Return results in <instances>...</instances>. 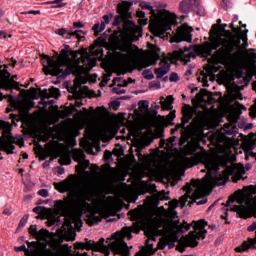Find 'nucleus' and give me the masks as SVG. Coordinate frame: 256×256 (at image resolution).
<instances>
[{
	"instance_id": "f257e3e1",
	"label": "nucleus",
	"mask_w": 256,
	"mask_h": 256,
	"mask_svg": "<svg viewBox=\"0 0 256 256\" xmlns=\"http://www.w3.org/2000/svg\"><path fill=\"white\" fill-rule=\"evenodd\" d=\"M215 38L212 39L211 44L202 45H190L189 47L180 48L174 52L175 57L189 63L191 59H195L198 55L202 57H209L213 53V49H219L213 55V60L209 61V65L204 69L208 75H214L221 65H229L230 63H237L241 59V49H247V34L241 35V28H238V32L233 33L231 31H224L222 37L219 35V31H215Z\"/></svg>"
},
{
	"instance_id": "f03ea898",
	"label": "nucleus",
	"mask_w": 256,
	"mask_h": 256,
	"mask_svg": "<svg viewBox=\"0 0 256 256\" xmlns=\"http://www.w3.org/2000/svg\"><path fill=\"white\" fill-rule=\"evenodd\" d=\"M204 165L207 169L206 176L202 180L192 179L187 183L183 188L186 193L181 196L180 201L174 199L169 202L170 211L177 209L179 203L182 208L185 207V203L189 199L195 201L196 205H205L206 197L213 191V187L227 185L231 175L232 181L237 183L245 174V167L241 164L227 166V158L208 157L205 159Z\"/></svg>"
},
{
	"instance_id": "7ed1b4c3",
	"label": "nucleus",
	"mask_w": 256,
	"mask_h": 256,
	"mask_svg": "<svg viewBox=\"0 0 256 256\" xmlns=\"http://www.w3.org/2000/svg\"><path fill=\"white\" fill-rule=\"evenodd\" d=\"M94 197L95 193L93 190L84 188L79 193L76 203L71 197L54 201V207L58 215H61V217L65 219L62 231H66V229L71 231L73 224L79 231V229L83 227V220H81V216L83 215H86V223L90 225V227L101 223V219H103L101 211L99 208H95L91 205Z\"/></svg>"
},
{
	"instance_id": "20e7f679",
	"label": "nucleus",
	"mask_w": 256,
	"mask_h": 256,
	"mask_svg": "<svg viewBox=\"0 0 256 256\" xmlns=\"http://www.w3.org/2000/svg\"><path fill=\"white\" fill-rule=\"evenodd\" d=\"M128 215L131 221H134L132 227H124L121 231L113 233L110 238L106 239L107 245H105V238H100L98 242H87L89 249L103 253L104 256L111 255V251L113 255L131 256L125 239H132L133 235L131 233H140L142 227L153 219V212L139 206L138 209L130 210Z\"/></svg>"
},
{
	"instance_id": "39448f33",
	"label": "nucleus",
	"mask_w": 256,
	"mask_h": 256,
	"mask_svg": "<svg viewBox=\"0 0 256 256\" xmlns=\"http://www.w3.org/2000/svg\"><path fill=\"white\" fill-rule=\"evenodd\" d=\"M42 61V65L45 70L46 75H52L53 77H57L58 79H65L68 75H75L76 77H81V75H85V73H89L96 61L91 60L88 54L82 55L81 59L70 60L69 59V50L62 49L61 55L55 58H51L48 55H44ZM82 63L88 64V66L81 65Z\"/></svg>"
},
{
	"instance_id": "423d86ee",
	"label": "nucleus",
	"mask_w": 256,
	"mask_h": 256,
	"mask_svg": "<svg viewBox=\"0 0 256 256\" xmlns=\"http://www.w3.org/2000/svg\"><path fill=\"white\" fill-rule=\"evenodd\" d=\"M191 229V226L187 222H184L181 226L173 224L171 222H163V220H156V224L153 227H149L146 231L148 239L155 241L157 237L160 239L161 249H173L175 242L179 240L180 234L185 233Z\"/></svg>"
},
{
	"instance_id": "0eeeda50",
	"label": "nucleus",
	"mask_w": 256,
	"mask_h": 256,
	"mask_svg": "<svg viewBox=\"0 0 256 256\" xmlns=\"http://www.w3.org/2000/svg\"><path fill=\"white\" fill-rule=\"evenodd\" d=\"M140 7L143 10L150 11V31L155 37L165 35L167 31H171V27L177 24V15L165 10H155L151 3L142 1Z\"/></svg>"
},
{
	"instance_id": "6e6552de",
	"label": "nucleus",
	"mask_w": 256,
	"mask_h": 256,
	"mask_svg": "<svg viewBox=\"0 0 256 256\" xmlns=\"http://www.w3.org/2000/svg\"><path fill=\"white\" fill-rule=\"evenodd\" d=\"M207 221L199 220L195 222L194 231L189 232V234L180 241L176 249L179 253H185L187 247L195 248L199 245L200 239H205L207 235Z\"/></svg>"
},
{
	"instance_id": "1a4fd4ad",
	"label": "nucleus",
	"mask_w": 256,
	"mask_h": 256,
	"mask_svg": "<svg viewBox=\"0 0 256 256\" xmlns=\"http://www.w3.org/2000/svg\"><path fill=\"white\" fill-rule=\"evenodd\" d=\"M193 27L182 24L178 27L176 34L171 38V43H181V41H186L191 43L193 41Z\"/></svg>"
},
{
	"instance_id": "9d476101",
	"label": "nucleus",
	"mask_w": 256,
	"mask_h": 256,
	"mask_svg": "<svg viewBox=\"0 0 256 256\" xmlns=\"http://www.w3.org/2000/svg\"><path fill=\"white\" fill-rule=\"evenodd\" d=\"M0 128L8 135L7 139L2 142V147L8 155H12L13 150L15 149V145H13V143H15V138L11 136V124L2 121L0 122Z\"/></svg>"
},
{
	"instance_id": "9b49d317",
	"label": "nucleus",
	"mask_w": 256,
	"mask_h": 256,
	"mask_svg": "<svg viewBox=\"0 0 256 256\" xmlns=\"http://www.w3.org/2000/svg\"><path fill=\"white\" fill-rule=\"evenodd\" d=\"M55 189L59 193H75L77 191V178L74 175H70L67 179L55 184Z\"/></svg>"
},
{
	"instance_id": "f8f14e48",
	"label": "nucleus",
	"mask_w": 256,
	"mask_h": 256,
	"mask_svg": "<svg viewBox=\"0 0 256 256\" xmlns=\"http://www.w3.org/2000/svg\"><path fill=\"white\" fill-rule=\"evenodd\" d=\"M17 79V75L12 76L9 72H5L2 76H0V89H5V91H11L16 89V91H20L19 82L15 81Z\"/></svg>"
},
{
	"instance_id": "ddd939ff",
	"label": "nucleus",
	"mask_w": 256,
	"mask_h": 256,
	"mask_svg": "<svg viewBox=\"0 0 256 256\" xmlns=\"http://www.w3.org/2000/svg\"><path fill=\"white\" fill-rule=\"evenodd\" d=\"M73 250L69 244H63L56 249L53 250H44L40 253L41 256H72Z\"/></svg>"
},
{
	"instance_id": "4468645a",
	"label": "nucleus",
	"mask_w": 256,
	"mask_h": 256,
	"mask_svg": "<svg viewBox=\"0 0 256 256\" xmlns=\"http://www.w3.org/2000/svg\"><path fill=\"white\" fill-rule=\"evenodd\" d=\"M171 71V59L163 57L160 60L159 67L155 69L154 73L157 79H163L167 73Z\"/></svg>"
},
{
	"instance_id": "2eb2a0df",
	"label": "nucleus",
	"mask_w": 256,
	"mask_h": 256,
	"mask_svg": "<svg viewBox=\"0 0 256 256\" xmlns=\"http://www.w3.org/2000/svg\"><path fill=\"white\" fill-rule=\"evenodd\" d=\"M122 27L126 35H139V37H142L143 35V28L141 26H137L133 21L124 20Z\"/></svg>"
},
{
	"instance_id": "dca6fc26",
	"label": "nucleus",
	"mask_w": 256,
	"mask_h": 256,
	"mask_svg": "<svg viewBox=\"0 0 256 256\" xmlns=\"http://www.w3.org/2000/svg\"><path fill=\"white\" fill-rule=\"evenodd\" d=\"M29 233L32 237H35L37 241H49V230L42 228L37 230V225H31L29 227Z\"/></svg>"
},
{
	"instance_id": "f3484780",
	"label": "nucleus",
	"mask_w": 256,
	"mask_h": 256,
	"mask_svg": "<svg viewBox=\"0 0 256 256\" xmlns=\"http://www.w3.org/2000/svg\"><path fill=\"white\" fill-rule=\"evenodd\" d=\"M121 53H126L122 54V57L124 59H133L137 55V52L139 51V47L135 46V49L133 48V45L131 44H124L120 47Z\"/></svg>"
},
{
	"instance_id": "a211bd4d",
	"label": "nucleus",
	"mask_w": 256,
	"mask_h": 256,
	"mask_svg": "<svg viewBox=\"0 0 256 256\" xmlns=\"http://www.w3.org/2000/svg\"><path fill=\"white\" fill-rule=\"evenodd\" d=\"M243 111H247V108L243 104L235 102L233 105V110L230 113L232 123H237V121H239V117H241V113H243Z\"/></svg>"
},
{
	"instance_id": "6ab92c4d",
	"label": "nucleus",
	"mask_w": 256,
	"mask_h": 256,
	"mask_svg": "<svg viewBox=\"0 0 256 256\" xmlns=\"http://www.w3.org/2000/svg\"><path fill=\"white\" fill-rule=\"evenodd\" d=\"M249 249H256V232L255 238H248V240L244 241L240 246H237L235 251L236 253H243L249 251Z\"/></svg>"
},
{
	"instance_id": "aec40b11",
	"label": "nucleus",
	"mask_w": 256,
	"mask_h": 256,
	"mask_svg": "<svg viewBox=\"0 0 256 256\" xmlns=\"http://www.w3.org/2000/svg\"><path fill=\"white\" fill-rule=\"evenodd\" d=\"M201 163V156L199 154H194L191 157H184L182 159V165L185 169H190V167H195Z\"/></svg>"
},
{
	"instance_id": "412c9836",
	"label": "nucleus",
	"mask_w": 256,
	"mask_h": 256,
	"mask_svg": "<svg viewBox=\"0 0 256 256\" xmlns=\"http://www.w3.org/2000/svg\"><path fill=\"white\" fill-rule=\"evenodd\" d=\"M151 65H157V59L148 58L136 62V67L139 71H142V69H147V67H151Z\"/></svg>"
},
{
	"instance_id": "4be33fe9",
	"label": "nucleus",
	"mask_w": 256,
	"mask_h": 256,
	"mask_svg": "<svg viewBox=\"0 0 256 256\" xmlns=\"http://www.w3.org/2000/svg\"><path fill=\"white\" fill-rule=\"evenodd\" d=\"M55 33L60 37H65V39H71V37H77V39H79V33H83V30H76L74 32L67 33V29L60 28V29H57Z\"/></svg>"
},
{
	"instance_id": "5701e85b",
	"label": "nucleus",
	"mask_w": 256,
	"mask_h": 256,
	"mask_svg": "<svg viewBox=\"0 0 256 256\" xmlns=\"http://www.w3.org/2000/svg\"><path fill=\"white\" fill-rule=\"evenodd\" d=\"M131 7H133V2L122 1L117 6L118 13L122 15V17H127V15H129V9H131Z\"/></svg>"
},
{
	"instance_id": "b1692460",
	"label": "nucleus",
	"mask_w": 256,
	"mask_h": 256,
	"mask_svg": "<svg viewBox=\"0 0 256 256\" xmlns=\"http://www.w3.org/2000/svg\"><path fill=\"white\" fill-rule=\"evenodd\" d=\"M183 117H182V123L183 125H187L191 119H193V108L190 106H187L186 108H183L182 110Z\"/></svg>"
},
{
	"instance_id": "393cba45",
	"label": "nucleus",
	"mask_w": 256,
	"mask_h": 256,
	"mask_svg": "<svg viewBox=\"0 0 256 256\" xmlns=\"http://www.w3.org/2000/svg\"><path fill=\"white\" fill-rule=\"evenodd\" d=\"M239 131H237V128L233 127V125L226 123L224 124L222 128V135H237Z\"/></svg>"
},
{
	"instance_id": "a878e982",
	"label": "nucleus",
	"mask_w": 256,
	"mask_h": 256,
	"mask_svg": "<svg viewBox=\"0 0 256 256\" xmlns=\"http://www.w3.org/2000/svg\"><path fill=\"white\" fill-rule=\"evenodd\" d=\"M175 99L172 95L166 97L165 101L161 102L162 109H166L167 111H171L173 109V102Z\"/></svg>"
},
{
	"instance_id": "bb28decb",
	"label": "nucleus",
	"mask_w": 256,
	"mask_h": 256,
	"mask_svg": "<svg viewBox=\"0 0 256 256\" xmlns=\"http://www.w3.org/2000/svg\"><path fill=\"white\" fill-rule=\"evenodd\" d=\"M179 10L181 11V13H185L187 15L188 13H191V11H193V8L189 4L188 0H182L179 4Z\"/></svg>"
},
{
	"instance_id": "cd10ccee",
	"label": "nucleus",
	"mask_w": 256,
	"mask_h": 256,
	"mask_svg": "<svg viewBox=\"0 0 256 256\" xmlns=\"http://www.w3.org/2000/svg\"><path fill=\"white\" fill-rule=\"evenodd\" d=\"M10 105L15 111H23V102L10 96Z\"/></svg>"
},
{
	"instance_id": "c85d7f7f",
	"label": "nucleus",
	"mask_w": 256,
	"mask_h": 256,
	"mask_svg": "<svg viewBox=\"0 0 256 256\" xmlns=\"http://www.w3.org/2000/svg\"><path fill=\"white\" fill-rule=\"evenodd\" d=\"M244 57L248 63H255L256 60V53L255 49L251 48L249 50H246Z\"/></svg>"
},
{
	"instance_id": "c756f323",
	"label": "nucleus",
	"mask_w": 256,
	"mask_h": 256,
	"mask_svg": "<svg viewBox=\"0 0 256 256\" xmlns=\"http://www.w3.org/2000/svg\"><path fill=\"white\" fill-rule=\"evenodd\" d=\"M47 5H53L52 9H61L62 7H66L67 2H63V0H53L47 2Z\"/></svg>"
},
{
	"instance_id": "7c9ffc66",
	"label": "nucleus",
	"mask_w": 256,
	"mask_h": 256,
	"mask_svg": "<svg viewBox=\"0 0 256 256\" xmlns=\"http://www.w3.org/2000/svg\"><path fill=\"white\" fill-rule=\"evenodd\" d=\"M74 161L77 163H81V161L85 160V152L83 150H75L73 152Z\"/></svg>"
},
{
	"instance_id": "2f4dec72",
	"label": "nucleus",
	"mask_w": 256,
	"mask_h": 256,
	"mask_svg": "<svg viewBox=\"0 0 256 256\" xmlns=\"http://www.w3.org/2000/svg\"><path fill=\"white\" fill-rule=\"evenodd\" d=\"M230 98L232 99V101H236V99L242 100L243 94H241V91H239V89L233 88L230 91Z\"/></svg>"
},
{
	"instance_id": "473e14b6",
	"label": "nucleus",
	"mask_w": 256,
	"mask_h": 256,
	"mask_svg": "<svg viewBox=\"0 0 256 256\" xmlns=\"http://www.w3.org/2000/svg\"><path fill=\"white\" fill-rule=\"evenodd\" d=\"M46 92L47 97H53L54 99H59L61 93L59 92V89L52 87L49 90V93H47V90H44Z\"/></svg>"
},
{
	"instance_id": "72a5a7b5",
	"label": "nucleus",
	"mask_w": 256,
	"mask_h": 256,
	"mask_svg": "<svg viewBox=\"0 0 256 256\" xmlns=\"http://www.w3.org/2000/svg\"><path fill=\"white\" fill-rule=\"evenodd\" d=\"M137 17H139L138 23L140 25H147V21H149V19H147V17H145V12L137 11Z\"/></svg>"
},
{
	"instance_id": "f704fd0d",
	"label": "nucleus",
	"mask_w": 256,
	"mask_h": 256,
	"mask_svg": "<svg viewBox=\"0 0 256 256\" xmlns=\"http://www.w3.org/2000/svg\"><path fill=\"white\" fill-rule=\"evenodd\" d=\"M149 142H141L137 148V155L139 157V159H142L143 154H141V151H143V149H145L146 147H148Z\"/></svg>"
},
{
	"instance_id": "c9c22d12",
	"label": "nucleus",
	"mask_w": 256,
	"mask_h": 256,
	"mask_svg": "<svg viewBox=\"0 0 256 256\" xmlns=\"http://www.w3.org/2000/svg\"><path fill=\"white\" fill-rule=\"evenodd\" d=\"M46 223L48 227H52V225H59V218L55 216L49 217Z\"/></svg>"
},
{
	"instance_id": "e433bc0d",
	"label": "nucleus",
	"mask_w": 256,
	"mask_h": 256,
	"mask_svg": "<svg viewBox=\"0 0 256 256\" xmlns=\"http://www.w3.org/2000/svg\"><path fill=\"white\" fill-rule=\"evenodd\" d=\"M93 31H96V33H103L105 31V24H94Z\"/></svg>"
},
{
	"instance_id": "4c0bfd02",
	"label": "nucleus",
	"mask_w": 256,
	"mask_h": 256,
	"mask_svg": "<svg viewBox=\"0 0 256 256\" xmlns=\"http://www.w3.org/2000/svg\"><path fill=\"white\" fill-rule=\"evenodd\" d=\"M27 221H29V215H24L19 222L18 229H23L25 225H27Z\"/></svg>"
},
{
	"instance_id": "58836bf2",
	"label": "nucleus",
	"mask_w": 256,
	"mask_h": 256,
	"mask_svg": "<svg viewBox=\"0 0 256 256\" xmlns=\"http://www.w3.org/2000/svg\"><path fill=\"white\" fill-rule=\"evenodd\" d=\"M143 76H144V79H148V80L155 78V75H153V72H151V70H144Z\"/></svg>"
},
{
	"instance_id": "ea45409f",
	"label": "nucleus",
	"mask_w": 256,
	"mask_h": 256,
	"mask_svg": "<svg viewBox=\"0 0 256 256\" xmlns=\"http://www.w3.org/2000/svg\"><path fill=\"white\" fill-rule=\"evenodd\" d=\"M91 54L94 57L102 56L103 55V49H101V48L91 49Z\"/></svg>"
},
{
	"instance_id": "a19ab883",
	"label": "nucleus",
	"mask_w": 256,
	"mask_h": 256,
	"mask_svg": "<svg viewBox=\"0 0 256 256\" xmlns=\"http://www.w3.org/2000/svg\"><path fill=\"white\" fill-rule=\"evenodd\" d=\"M170 83H177L179 81V75L175 72L171 73L169 76Z\"/></svg>"
},
{
	"instance_id": "79ce46f5",
	"label": "nucleus",
	"mask_w": 256,
	"mask_h": 256,
	"mask_svg": "<svg viewBox=\"0 0 256 256\" xmlns=\"http://www.w3.org/2000/svg\"><path fill=\"white\" fill-rule=\"evenodd\" d=\"M256 147V142L253 140H250L248 142H246V148L249 149L250 151H253V149H255Z\"/></svg>"
},
{
	"instance_id": "37998d69",
	"label": "nucleus",
	"mask_w": 256,
	"mask_h": 256,
	"mask_svg": "<svg viewBox=\"0 0 256 256\" xmlns=\"http://www.w3.org/2000/svg\"><path fill=\"white\" fill-rule=\"evenodd\" d=\"M22 15H41V10H29L22 12Z\"/></svg>"
},
{
	"instance_id": "c03bdc74",
	"label": "nucleus",
	"mask_w": 256,
	"mask_h": 256,
	"mask_svg": "<svg viewBox=\"0 0 256 256\" xmlns=\"http://www.w3.org/2000/svg\"><path fill=\"white\" fill-rule=\"evenodd\" d=\"M38 195H40V197L47 198V197H49V190H47V189H40L38 191Z\"/></svg>"
},
{
	"instance_id": "a18cd8bd",
	"label": "nucleus",
	"mask_w": 256,
	"mask_h": 256,
	"mask_svg": "<svg viewBox=\"0 0 256 256\" xmlns=\"http://www.w3.org/2000/svg\"><path fill=\"white\" fill-rule=\"evenodd\" d=\"M112 25H113L114 27H119V25H121V16L116 15V16L114 17V21H113Z\"/></svg>"
},
{
	"instance_id": "49530a36",
	"label": "nucleus",
	"mask_w": 256,
	"mask_h": 256,
	"mask_svg": "<svg viewBox=\"0 0 256 256\" xmlns=\"http://www.w3.org/2000/svg\"><path fill=\"white\" fill-rule=\"evenodd\" d=\"M111 107H112V109L117 111V109H119V107H121V102L119 100H114L111 102Z\"/></svg>"
},
{
	"instance_id": "de8ad7c7",
	"label": "nucleus",
	"mask_w": 256,
	"mask_h": 256,
	"mask_svg": "<svg viewBox=\"0 0 256 256\" xmlns=\"http://www.w3.org/2000/svg\"><path fill=\"white\" fill-rule=\"evenodd\" d=\"M188 4L192 6V9H196V7H199V0H187Z\"/></svg>"
},
{
	"instance_id": "09e8293b",
	"label": "nucleus",
	"mask_w": 256,
	"mask_h": 256,
	"mask_svg": "<svg viewBox=\"0 0 256 256\" xmlns=\"http://www.w3.org/2000/svg\"><path fill=\"white\" fill-rule=\"evenodd\" d=\"M139 107H142V109H147V107H149V101L147 100H141L138 103Z\"/></svg>"
},
{
	"instance_id": "8fccbe9b",
	"label": "nucleus",
	"mask_w": 256,
	"mask_h": 256,
	"mask_svg": "<svg viewBox=\"0 0 256 256\" xmlns=\"http://www.w3.org/2000/svg\"><path fill=\"white\" fill-rule=\"evenodd\" d=\"M131 83H135V80L132 78H128L127 80H123L122 87H127V85H131Z\"/></svg>"
},
{
	"instance_id": "3c124183",
	"label": "nucleus",
	"mask_w": 256,
	"mask_h": 256,
	"mask_svg": "<svg viewBox=\"0 0 256 256\" xmlns=\"http://www.w3.org/2000/svg\"><path fill=\"white\" fill-rule=\"evenodd\" d=\"M103 20H102V22H101V24L103 25H109V22H110V20L109 19H111V16H109V15H104L103 16V18H102Z\"/></svg>"
},
{
	"instance_id": "603ef678",
	"label": "nucleus",
	"mask_w": 256,
	"mask_h": 256,
	"mask_svg": "<svg viewBox=\"0 0 256 256\" xmlns=\"http://www.w3.org/2000/svg\"><path fill=\"white\" fill-rule=\"evenodd\" d=\"M14 251H17V252H21V251H29V249H27V246H25V244L19 246V247H15L14 248Z\"/></svg>"
},
{
	"instance_id": "864d4df0",
	"label": "nucleus",
	"mask_w": 256,
	"mask_h": 256,
	"mask_svg": "<svg viewBox=\"0 0 256 256\" xmlns=\"http://www.w3.org/2000/svg\"><path fill=\"white\" fill-rule=\"evenodd\" d=\"M57 117H58L59 119H65V117H67V112L59 110V111L57 112Z\"/></svg>"
},
{
	"instance_id": "5fc2aeb1",
	"label": "nucleus",
	"mask_w": 256,
	"mask_h": 256,
	"mask_svg": "<svg viewBox=\"0 0 256 256\" xmlns=\"http://www.w3.org/2000/svg\"><path fill=\"white\" fill-rule=\"evenodd\" d=\"M79 163L83 169H87L89 167V160H85V158Z\"/></svg>"
},
{
	"instance_id": "6e6d98bb",
	"label": "nucleus",
	"mask_w": 256,
	"mask_h": 256,
	"mask_svg": "<svg viewBox=\"0 0 256 256\" xmlns=\"http://www.w3.org/2000/svg\"><path fill=\"white\" fill-rule=\"evenodd\" d=\"M73 27H75V29H83L85 27V24H83L82 22H74Z\"/></svg>"
},
{
	"instance_id": "4d7b16f0",
	"label": "nucleus",
	"mask_w": 256,
	"mask_h": 256,
	"mask_svg": "<svg viewBox=\"0 0 256 256\" xmlns=\"http://www.w3.org/2000/svg\"><path fill=\"white\" fill-rule=\"evenodd\" d=\"M49 139H51V134H49V132L44 133V135L42 136V141H44V143H47Z\"/></svg>"
},
{
	"instance_id": "13d9d810",
	"label": "nucleus",
	"mask_w": 256,
	"mask_h": 256,
	"mask_svg": "<svg viewBox=\"0 0 256 256\" xmlns=\"http://www.w3.org/2000/svg\"><path fill=\"white\" fill-rule=\"evenodd\" d=\"M61 161H63L64 165H71V158L70 157H62Z\"/></svg>"
},
{
	"instance_id": "bf43d9fd",
	"label": "nucleus",
	"mask_w": 256,
	"mask_h": 256,
	"mask_svg": "<svg viewBox=\"0 0 256 256\" xmlns=\"http://www.w3.org/2000/svg\"><path fill=\"white\" fill-rule=\"evenodd\" d=\"M41 206H36L33 208V213H36V215H41Z\"/></svg>"
},
{
	"instance_id": "052dcab7",
	"label": "nucleus",
	"mask_w": 256,
	"mask_h": 256,
	"mask_svg": "<svg viewBox=\"0 0 256 256\" xmlns=\"http://www.w3.org/2000/svg\"><path fill=\"white\" fill-rule=\"evenodd\" d=\"M7 37L11 38V35H7L5 31H0V39H7Z\"/></svg>"
},
{
	"instance_id": "680f3d73",
	"label": "nucleus",
	"mask_w": 256,
	"mask_h": 256,
	"mask_svg": "<svg viewBox=\"0 0 256 256\" xmlns=\"http://www.w3.org/2000/svg\"><path fill=\"white\" fill-rule=\"evenodd\" d=\"M249 232H253V231H256V222L252 223L248 229H247Z\"/></svg>"
},
{
	"instance_id": "e2e57ef3",
	"label": "nucleus",
	"mask_w": 256,
	"mask_h": 256,
	"mask_svg": "<svg viewBox=\"0 0 256 256\" xmlns=\"http://www.w3.org/2000/svg\"><path fill=\"white\" fill-rule=\"evenodd\" d=\"M235 21H237V18H234L230 24V29H232L233 33H235V31H237V28H235V25H234Z\"/></svg>"
},
{
	"instance_id": "0e129e2a",
	"label": "nucleus",
	"mask_w": 256,
	"mask_h": 256,
	"mask_svg": "<svg viewBox=\"0 0 256 256\" xmlns=\"http://www.w3.org/2000/svg\"><path fill=\"white\" fill-rule=\"evenodd\" d=\"M202 82L204 83V87H208L209 86V84H207L208 80H207V76L206 75L202 76Z\"/></svg>"
},
{
	"instance_id": "69168bd1",
	"label": "nucleus",
	"mask_w": 256,
	"mask_h": 256,
	"mask_svg": "<svg viewBox=\"0 0 256 256\" xmlns=\"http://www.w3.org/2000/svg\"><path fill=\"white\" fill-rule=\"evenodd\" d=\"M167 118L169 121H173V119H175V112H170Z\"/></svg>"
},
{
	"instance_id": "338daca9",
	"label": "nucleus",
	"mask_w": 256,
	"mask_h": 256,
	"mask_svg": "<svg viewBox=\"0 0 256 256\" xmlns=\"http://www.w3.org/2000/svg\"><path fill=\"white\" fill-rule=\"evenodd\" d=\"M82 105H83V102H82L81 99H77V100L75 101V107H81Z\"/></svg>"
},
{
	"instance_id": "774afa93",
	"label": "nucleus",
	"mask_w": 256,
	"mask_h": 256,
	"mask_svg": "<svg viewBox=\"0 0 256 256\" xmlns=\"http://www.w3.org/2000/svg\"><path fill=\"white\" fill-rule=\"evenodd\" d=\"M111 157H112L111 152L106 151V152L104 153V158H105V159H111Z\"/></svg>"
}]
</instances>
